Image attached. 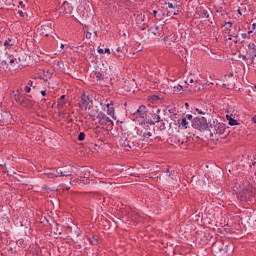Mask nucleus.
Wrapping results in <instances>:
<instances>
[{
    "label": "nucleus",
    "instance_id": "f257e3e1",
    "mask_svg": "<svg viewBox=\"0 0 256 256\" xmlns=\"http://www.w3.org/2000/svg\"><path fill=\"white\" fill-rule=\"evenodd\" d=\"M254 197L255 189L253 188L251 183H249V181L240 182V184L238 185L237 199L249 203V201H253Z\"/></svg>",
    "mask_w": 256,
    "mask_h": 256
},
{
    "label": "nucleus",
    "instance_id": "f03ea898",
    "mask_svg": "<svg viewBox=\"0 0 256 256\" xmlns=\"http://www.w3.org/2000/svg\"><path fill=\"white\" fill-rule=\"evenodd\" d=\"M209 135V139L212 141H219L221 135L227 137V127L223 123L213 122V124H210Z\"/></svg>",
    "mask_w": 256,
    "mask_h": 256
},
{
    "label": "nucleus",
    "instance_id": "7ed1b4c3",
    "mask_svg": "<svg viewBox=\"0 0 256 256\" xmlns=\"http://www.w3.org/2000/svg\"><path fill=\"white\" fill-rule=\"evenodd\" d=\"M192 127L198 129V131H207V129H210L209 123H207V118L205 117L195 118L192 121Z\"/></svg>",
    "mask_w": 256,
    "mask_h": 256
},
{
    "label": "nucleus",
    "instance_id": "20e7f679",
    "mask_svg": "<svg viewBox=\"0 0 256 256\" xmlns=\"http://www.w3.org/2000/svg\"><path fill=\"white\" fill-rule=\"evenodd\" d=\"M133 115L136 118L140 119H146L149 117V115H152L151 112H149V110H147V106L145 105H141L140 107H138V109L133 113Z\"/></svg>",
    "mask_w": 256,
    "mask_h": 256
},
{
    "label": "nucleus",
    "instance_id": "39448f33",
    "mask_svg": "<svg viewBox=\"0 0 256 256\" xmlns=\"http://www.w3.org/2000/svg\"><path fill=\"white\" fill-rule=\"evenodd\" d=\"M96 119L98 120V123L100 125H107L108 127H113V120L109 118L107 115H105L103 112H100Z\"/></svg>",
    "mask_w": 256,
    "mask_h": 256
},
{
    "label": "nucleus",
    "instance_id": "423d86ee",
    "mask_svg": "<svg viewBox=\"0 0 256 256\" xmlns=\"http://www.w3.org/2000/svg\"><path fill=\"white\" fill-rule=\"evenodd\" d=\"M53 31V26H51V24H43L38 28V33L41 37H49Z\"/></svg>",
    "mask_w": 256,
    "mask_h": 256
},
{
    "label": "nucleus",
    "instance_id": "0eeeda50",
    "mask_svg": "<svg viewBox=\"0 0 256 256\" xmlns=\"http://www.w3.org/2000/svg\"><path fill=\"white\" fill-rule=\"evenodd\" d=\"M89 103H93V100H91V98L87 94H82L79 104L80 109H82V111H87V109H89Z\"/></svg>",
    "mask_w": 256,
    "mask_h": 256
},
{
    "label": "nucleus",
    "instance_id": "6e6552de",
    "mask_svg": "<svg viewBox=\"0 0 256 256\" xmlns=\"http://www.w3.org/2000/svg\"><path fill=\"white\" fill-rule=\"evenodd\" d=\"M213 251L216 253H221L222 255L227 253L229 246L223 244L222 242H216L212 245Z\"/></svg>",
    "mask_w": 256,
    "mask_h": 256
},
{
    "label": "nucleus",
    "instance_id": "1a4fd4ad",
    "mask_svg": "<svg viewBox=\"0 0 256 256\" xmlns=\"http://www.w3.org/2000/svg\"><path fill=\"white\" fill-rule=\"evenodd\" d=\"M128 50V45L124 44L123 46H118L115 55L118 57V59H124V57L127 55Z\"/></svg>",
    "mask_w": 256,
    "mask_h": 256
},
{
    "label": "nucleus",
    "instance_id": "9d476101",
    "mask_svg": "<svg viewBox=\"0 0 256 256\" xmlns=\"http://www.w3.org/2000/svg\"><path fill=\"white\" fill-rule=\"evenodd\" d=\"M160 113L161 109H157L156 112L152 115L153 119L149 118L148 115L146 123H149V125H155V123H159L161 121V116H159Z\"/></svg>",
    "mask_w": 256,
    "mask_h": 256
},
{
    "label": "nucleus",
    "instance_id": "9b49d317",
    "mask_svg": "<svg viewBox=\"0 0 256 256\" xmlns=\"http://www.w3.org/2000/svg\"><path fill=\"white\" fill-rule=\"evenodd\" d=\"M148 127L149 125H145V123L140 124V126L136 127V134L138 135V137H141L142 141L145 140V135L147 133Z\"/></svg>",
    "mask_w": 256,
    "mask_h": 256
},
{
    "label": "nucleus",
    "instance_id": "f8f14e48",
    "mask_svg": "<svg viewBox=\"0 0 256 256\" xmlns=\"http://www.w3.org/2000/svg\"><path fill=\"white\" fill-rule=\"evenodd\" d=\"M248 49L250 52V63H247V65H253L255 63V58H256V45L255 43L251 42L248 44Z\"/></svg>",
    "mask_w": 256,
    "mask_h": 256
},
{
    "label": "nucleus",
    "instance_id": "ddd939ff",
    "mask_svg": "<svg viewBox=\"0 0 256 256\" xmlns=\"http://www.w3.org/2000/svg\"><path fill=\"white\" fill-rule=\"evenodd\" d=\"M60 11L61 13H65L66 15H71V13H73V5H71L67 1H64L60 7Z\"/></svg>",
    "mask_w": 256,
    "mask_h": 256
},
{
    "label": "nucleus",
    "instance_id": "4468645a",
    "mask_svg": "<svg viewBox=\"0 0 256 256\" xmlns=\"http://www.w3.org/2000/svg\"><path fill=\"white\" fill-rule=\"evenodd\" d=\"M163 31V27L161 26H151L148 29V33H152V35L156 36V37H161V32Z\"/></svg>",
    "mask_w": 256,
    "mask_h": 256
},
{
    "label": "nucleus",
    "instance_id": "2eb2a0df",
    "mask_svg": "<svg viewBox=\"0 0 256 256\" xmlns=\"http://www.w3.org/2000/svg\"><path fill=\"white\" fill-rule=\"evenodd\" d=\"M22 93H23V89H21V88L12 92V95H13L16 103H19L23 99V97L26 95V94H22Z\"/></svg>",
    "mask_w": 256,
    "mask_h": 256
},
{
    "label": "nucleus",
    "instance_id": "dca6fc26",
    "mask_svg": "<svg viewBox=\"0 0 256 256\" xmlns=\"http://www.w3.org/2000/svg\"><path fill=\"white\" fill-rule=\"evenodd\" d=\"M22 107H31V105H33V103L31 102V100H29V98H27V94L22 97V99L18 102Z\"/></svg>",
    "mask_w": 256,
    "mask_h": 256
},
{
    "label": "nucleus",
    "instance_id": "f3484780",
    "mask_svg": "<svg viewBox=\"0 0 256 256\" xmlns=\"http://www.w3.org/2000/svg\"><path fill=\"white\" fill-rule=\"evenodd\" d=\"M106 108H107V114L110 117H115V108L113 107V101H110V103H107Z\"/></svg>",
    "mask_w": 256,
    "mask_h": 256
},
{
    "label": "nucleus",
    "instance_id": "a211bd4d",
    "mask_svg": "<svg viewBox=\"0 0 256 256\" xmlns=\"http://www.w3.org/2000/svg\"><path fill=\"white\" fill-rule=\"evenodd\" d=\"M57 105L59 109H63V107H65L67 105V96L62 95L58 101H57Z\"/></svg>",
    "mask_w": 256,
    "mask_h": 256
},
{
    "label": "nucleus",
    "instance_id": "6ab92c4d",
    "mask_svg": "<svg viewBox=\"0 0 256 256\" xmlns=\"http://www.w3.org/2000/svg\"><path fill=\"white\" fill-rule=\"evenodd\" d=\"M88 241L90 245H93L94 247H97V245L100 243L98 235H92L91 237H88Z\"/></svg>",
    "mask_w": 256,
    "mask_h": 256
},
{
    "label": "nucleus",
    "instance_id": "aec40b11",
    "mask_svg": "<svg viewBox=\"0 0 256 256\" xmlns=\"http://www.w3.org/2000/svg\"><path fill=\"white\" fill-rule=\"evenodd\" d=\"M15 45V38H13L12 36L7 38L4 41V47L5 49H9V47H13Z\"/></svg>",
    "mask_w": 256,
    "mask_h": 256
},
{
    "label": "nucleus",
    "instance_id": "412c9836",
    "mask_svg": "<svg viewBox=\"0 0 256 256\" xmlns=\"http://www.w3.org/2000/svg\"><path fill=\"white\" fill-rule=\"evenodd\" d=\"M8 64H9V69H13L16 65H19V62H17V58L10 56L9 60H8Z\"/></svg>",
    "mask_w": 256,
    "mask_h": 256
},
{
    "label": "nucleus",
    "instance_id": "4be33fe9",
    "mask_svg": "<svg viewBox=\"0 0 256 256\" xmlns=\"http://www.w3.org/2000/svg\"><path fill=\"white\" fill-rule=\"evenodd\" d=\"M0 69L7 71L9 69V60H0Z\"/></svg>",
    "mask_w": 256,
    "mask_h": 256
},
{
    "label": "nucleus",
    "instance_id": "5701e85b",
    "mask_svg": "<svg viewBox=\"0 0 256 256\" xmlns=\"http://www.w3.org/2000/svg\"><path fill=\"white\" fill-rule=\"evenodd\" d=\"M123 146L124 147H127L128 149H133V147H135V144L133 142H131L129 140V138H126L124 141H123Z\"/></svg>",
    "mask_w": 256,
    "mask_h": 256
},
{
    "label": "nucleus",
    "instance_id": "b1692460",
    "mask_svg": "<svg viewBox=\"0 0 256 256\" xmlns=\"http://www.w3.org/2000/svg\"><path fill=\"white\" fill-rule=\"evenodd\" d=\"M62 172H63V177H72L73 175V171L67 167L62 168Z\"/></svg>",
    "mask_w": 256,
    "mask_h": 256
},
{
    "label": "nucleus",
    "instance_id": "393cba45",
    "mask_svg": "<svg viewBox=\"0 0 256 256\" xmlns=\"http://www.w3.org/2000/svg\"><path fill=\"white\" fill-rule=\"evenodd\" d=\"M226 119L228 120V124L231 127H234V125H239V123L237 122V120H235L234 118H231V116L227 115Z\"/></svg>",
    "mask_w": 256,
    "mask_h": 256
},
{
    "label": "nucleus",
    "instance_id": "a878e982",
    "mask_svg": "<svg viewBox=\"0 0 256 256\" xmlns=\"http://www.w3.org/2000/svg\"><path fill=\"white\" fill-rule=\"evenodd\" d=\"M187 125H189V123L187 122V118H182L180 122L181 129H187Z\"/></svg>",
    "mask_w": 256,
    "mask_h": 256
},
{
    "label": "nucleus",
    "instance_id": "bb28decb",
    "mask_svg": "<svg viewBox=\"0 0 256 256\" xmlns=\"http://www.w3.org/2000/svg\"><path fill=\"white\" fill-rule=\"evenodd\" d=\"M165 5H168L169 9H178V7H181V5L173 4L171 2H165Z\"/></svg>",
    "mask_w": 256,
    "mask_h": 256
},
{
    "label": "nucleus",
    "instance_id": "cd10ccee",
    "mask_svg": "<svg viewBox=\"0 0 256 256\" xmlns=\"http://www.w3.org/2000/svg\"><path fill=\"white\" fill-rule=\"evenodd\" d=\"M172 15H179V7L174 9V11H168L167 16L172 17Z\"/></svg>",
    "mask_w": 256,
    "mask_h": 256
},
{
    "label": "nucleus",
    "instance_id": "c85d7f7f",
    "mask_svg": "<svg viewBox=\"0 0 256 256\" xmlns=\"http://www.w3.org/2000/svg\"><path fill=\"white\" fill-rule=\"evenodd\" d=\"M5 117H9V114L1 115L0 125H5V123H9L7 120H5Z\"/></svg>",
    "mask_w": 256,
    "mask_h": 256
},
{
    "label": "nucleus",
    "instance_id": "c756f323",
    "mask_svg": "<svg viewBox=\"0 0 256 256\" xmlns=\"http://www.w3.org/2000/svg\"><path fill=\"white\" fill-rule=\"evenodd\" d=\"M251 33H253V31H248V33H242L241 34L242 40H240L241 43H243V41H245V39H247V37H249V35H251Z\"/></svg>",
    "mask_w": 256,
    "mask_h": 256
},
{
    "label": "nucleus",
    "instance_id": "7c9ffc66",
    "mask_svg": "<svg viewBox=\"0 0 256 256\" xmlns=\"http://www.w3.org/2000/svg\"><path fill=\"white\" fill-rule=\"evenodd\" d=\"M11 55L9 53H5L3 56H0V61H9Z\"/></svg>",
    "mask_w": 256,
    "mask_h": 256
},
{
    "label": "nucleus",
    "instance_id": "2f4dec72",
    "mask_svg": "<svg viewBox=\"0 0 256 256\" xmlns=\"http://www.w3.org/2000/svg\"><path fill=\"white\" fill-rule=\"evenodd\" d=\"M239 31H241V28H238V31H237L236 34L234 33L233 35H230L228 37V40L231 41V39H233L232 37H234L235 39H238L239 38Z\"/></svg>",
    "mask_w": 256,
    "mask_h": 256
},
{
    "label": "nucleus",
    "instance_id": "473e14b6",
    "mask_svg": "<svg viewBox=\"0 0 256 256\" xmlns=\"http://www.w3.org/2000/svg\"><path fill=\"white\" fill-rule=\"evenodd\" d=\"M98 53L101 55L103 53H111V50H109V48H105V49H102V48H98Z\"/></svg>",
    "mask_w": 256,
    "mask_h": 256
},
{
    "label": "nucleus",
    "instance_id": "72a5a7b5",
    "mask_svg": "<svg viewBox=\"0 0 256 256\" xmlns=\"http://www.w3.org/2000/svg\"><path fill=\"white\" fill-rule=\"evenodd\" d=\"M153 136V133H151V131H149V127L146 130V134L144 136V139H151V137Z\"/></svg>",
    "mask_w": 256,
    "mask_h": 256
},
{
    "label": "nucleus",
    "instance_id": "f704fd0d",
    "mask_svg": "<svg viewBox=\"0 0 256 256\" xmlns=\"http://www.w3.org/2000/svg\"><path fill=\"white\" fill-rule=\"evenodd\" d=\"M85 137H86L85 132H80L78 134V141H85Z\"/></svg>",
    "mask_w": 256,
    "mask_h": 256
},
{
    "label": "nucleus",
    "instance_id": "c9c22d12",
    "mask_svg": "<svg viewBox=\"0 0 256 256\" xmlns=\"http://www.w3.org/2000/svg\"><path fill=\"white\" fill-rule=\"evenodd\" d=\"M95 77H96V79H98L99 81H103V79H104L103 74H101V72H96V73H95Z\"/></svg>",
    "mask_w": 256,
    "mask_h": 256
},
{
    "label": "nucleus",
    "instance_id": "e433bc0d",
    "mask_svg": "<svg viewBox=\"0 0 256 256\" xmlns=\"http://www.w3.org/2000/svg\"><path fill=\"white\" fill-rule=\"evenodd\" d=\"M46 175H47L48 179H57V177H59V175L53 174L51 172L47 173Z\"/></svg>",
    "mask_w": 256,
    "mask_h": 256
},
{
    "label": "nucleus",
    "instance_id": "4c0bfd02",
    "mask_svg": "<svg viewBox=\"0 0 256 256\" xmlns=\"http://www.w3.org/2000/svg\"><path fill=\"white\" fill-rule=\"evenodd\" d=\"M27 85L30 88L32 87V89H36L37 88V85H35V82H33V80H29Z\"/></svg>",
    "mask_w": 256,
    "mask_h": 256
},
{
    "label": "nucleus",
    "instance_id": "58836bf2",
    "mask_svg": "<svg viewBox=\"0 0 256 256\" xmlns=\"http://www.w3.org/2000/svg\"><path fill=\"white\" fill-rule=\"evenodd\" d=\"M56 175H58V177H64V176H63V169L57 168V169H56Z\"/></svg>",
    "mask_w": 256,
    "mask_h": 256
},
{
    "label": "nucleus",
    "instance_id": "ea45409f",
    "mask_svg": "<svg viewBox=\"0 0 256 256\" xmlns=\"http://www.w3.org/2000/svg\"><path fill=\"white\" fill-rule=\"evenodd\" d=\"M202 17H206V19H209V12L207 10H203Z\"/></svg>",
    "mask_w": 256,
    "mask_h": 256
},
{
    "label": "nucleus",
    "instance_id": "a19ab883",
    "mask_svg": "<svg viewBox=\"0 0 256 256\" xmlns=\"http://www.w3.org/2000/svg\"><path fill=\"white\" fill-rule=\"evenodd\" d=\"M225 27H226L227 31H229V28H230V27H233V23H231V22H226V23H225Z\"/></svg>",
    "mask_w": 256,
    "mask_h": 256
},
{
    "label": "nucleus",
    "instance_id": "79ce46f5",
    "mask_svg": "<svg viewBox=\"0 0 256 256\" xmlns=\"http://www.w3.org/2000/svg\"><path fill=\"white\" fill-rule=\"evenodd\" d=\"M174 89L175 91H183V86L178 84L177 86H174Z\"/></svg>",
    "mask_w": 256,
    "mask_h": 256
},
{
    "label": "nucleus",
    "instance_id": "37998d69",
    "mask_svg": "<svg viewBox=\"0 0 256 256\" xmlns=\"http://www.w3.org/2000/svg\"><path fill=\"white\" fill-rule=\"evenodd\" d=\"M184 119H186V120H188V121H193V115L187 114Z\"/></svg>",
    "mask_w": 256,
    "mask_h": 256
},
{
    "label": "nucleus",
    "instance_id": "c03bdc74",
    "mask_svg": "<svg viewBox=\"0 0 256 256\" xmlns=\"http://www.w3.org/2000/svg\"><path fill=\"white\" fill-rule=\"evenodd\" d=\"M24 91H25L26 93H31V88L29 87L28 84H27V86H25Z\"/></svg>",
    "mask_w": 256,
    "mask_h": 256
},
{
    "label": "nucleus",
    "instance_id": "a18cd8bd",
    "mask_svg": "<svg viewBox=\"0 0 256 256\" xmlns=\"http://www.w3.org/2000/svg\"><path fill=\"white\" fill-rule=\"evenodd\" d=\"M168 177H172L173 179V177H175V170H171L170 174H168Z\"/></svg>",
    "mask_w": 256,
    "mask_h": 256
},
{
    "label": "nucleus",
    "instance_id": "49530a36",
    "mask_svg": "<svg viewBox=\"0 0 256 256\" xmlns=\"http://www.w3.org/2000/svg\"><path fill=\"white\" fill-rule=\"evenodd\" d=\"M196 111L199 113V115H205V112L199 108H196Z\"/></svg>",
    "mask_w": 256,
    "mask_h": 256
},
{
    "label": "nucleus",
    "instance_id": "de8ad7c7",
    "mask_svg": "<svg viewBox=\"0 0 256 256\" xmlns=\"http://www.w3.org/2000/svg\"><path fill=\"white\" fill-rule=\"evenodd\" d=\"M42 97H46L47 96V90H42L41 92Z\"/></svg>",
    "mask_w": 256,
    "mask_h": 256
},
{
    "label": "nucleus",
    "instance_id": "09e8293b",
    "mask_svg": "<svg viewBox=\"0 0 256 256\" xmlns=\"http://www.w3.org/2000/svg\"><path fill=\"white\" fill-rule=\"evenodd\" d=\"M19 5H20V7H22V9H25V4L23 3V1H20Z\"/></svg>",
    "mask_w": 256,
    "mask_h": 256
},
{
    "label": "nucleus",
    "instance_id": "8fccbe9b",
    "mask_svg": "<svg viewBox=\"0 0 256 256\" xmlns=\"http://www.w3.org/2000/svg\"><path fill=\"white\" fill-rule=\"evenodd\" d=\"M239 41H241L240 38H239V39L235 38V39L233 40V43L237 44V43H239Z\"/></svg>",
    "mask_w": 256,
    "mask_h": 256
},
{
    "label": "nucleus",
    "instance_id": "3c124183",
    "mask_svg": "<svg viewBox=\"0 0 256 256\" xmlns=\"http://www.w3.org/2000/svg\"><path fill=\"white\" fill-rule=\"evenodd\" d=\"M157 13V10H153L152 15H154V17H157Z\"/></svg>",
    "mask_w": 256,
    "mask_h": 256
},
{
    "label": "nucleus",
    "instance_id": "603ef678",
    "mask_svg": "<svg viewBox=\"0 0 256 256\" xmlns=\"http://www.w3.org/2000/svg\"><path fill=\"white\" fill-rule=\"evenodd\" d=\"M241 58L243 59V61H247V56L246 55H242Z\"/></svg>",
    "mask_w": 256,
    "mask_h": 256
},
{
    "label": "nucleus",
    "instance_id": "864d4df0",
    "mask_svg": "<svg viewBox=\"0 0 256 256\" xmlns=\"http://www.w3.org/2000/svg\"><path fill=\"white\" fill-rule=\"evenodd\" d=\"M160 129H161V130H164V129H165V123H162V125L160 126Z\"/></svg>",
    "mask_w": 256,
    "mask_h": 256
},
{
    "label": "nucleus",
    "instance_id": "5fc2aeb1",
    "mask_svg": "<svg viewBox=\"0 0 256 256\" xmlns=\"http://www.w3.org/2000/svg\"><path fill=\"white\" fill-rule=\"evenodd\" d=\"M18 14L20 15V17H23V11H18Z\"/></svg>",
    "mask_w": 256,
    "mask_h": 256
},
{
    "label": "nucleus",
    "instance_id": "6e6d98bb",
    "mask_svg": "<svg viewBox=\"0 0 256 256\" xmlns=\"http://www.w3.org/2000/svg\"><path fill=\"white\" fill-rule=\"evenodd\" d=\"M86 39H91V34H87Z\"/></svg>",
    "mask_w": 256,
    "mask_h": 256
},
{
    "label": "nucleus",
    "instance_id": "4d7b16f0",
    "mask_svg": "<svg viewBox=\"0 0 256 256\" xmlns=\"http://www.w3.org/2000/svg\"><path fill=\"white\" fill-rule=\"evenodd\" d=\"M166 173L169 175L171 173V170L167 169Z\"/></svg>",
    "mask_w": 256,
    "mask_h": 256
},
{
    "label": "nucleus",
    "instance_id": "13d9d810",
    "mask_svg": "<svg viewBox=\"0 0 256 256\" xmlns=\"http://www.w3.org/2000/svg\"><path fill=\"white\" fill-rule=\"evenodd\" d=\"M238 13H239V15H242V13H241V10H240V9H238Z\"/></svg>",
    "mask_w": 256,
    "mask_h": 256
},
{
    "label": "nucleus",
    "instance_id": "bf43d9fd",
    "mask_svg": "<svg viewBox=\"0 0 256 256\" xmlns=\"http://www.w3.org/2000/svg\"><path fill=\"white\" fill-rule=\"evenodd\" d=\"M145 29H146V28H145V27H143V28H141V31H145Z\"/></svg>",
    "mask_w": 256,
    "mask_h": 256
},
{
    "label": "nucleus",
    "instance_id": "052dcab7",
    "mask_svg": "<svg viewBox=\"0 0 256 256\" xmlns=\"http://www.w3.org/2000/svg\"><path fill=\"white\" fill-rule=\"evenodd\" d=\"M252 165H254V166H255V165H256V162H252Z\"/></svg>",
    "mask_w": 256,
    "mask_h": 256
},
{
    "label": "nucleus",
    "instance_id": "680f3d73",
    "mask_svg": "<svg viewBox=\"0 0 256 256\" xmlns=\"http://www.w3.org/2000/svg\"><path fill=\"white\" fill-rule=\"evenodd\" d=\"M63 47H65L63 44L61 45V49H63Z\"/></svg>",
    "mask_w": 256,
    "mask_h": 256
},
{
    "label": "nucleus",
    "instance_id": "e2e57ef3",
    "mask_svg": "<svg viewBox=\"0 0 256 256\" xmlns=\"http://www.w3.org/2000/svg\"><path fill=\"white\" fill-rule=\"evenodd\" d=\"M190 83H193V79H190Z\"/></svg>",
    "mask_w": 256,
    "mask_h": 256
},
{
    "label": "nucleus",
    "instance_id": "0e129e2a",
    "mask_svg": "<svg viewBox=\"0 0 256 256\" xmlns=\"http://www.w3.org/2000/svg\"><path fill=\"white\" fill-rule=\"evenodd\" d=\"M185 105H186V107H188V106H189V104H188V103H185Z\"/></svg>",
    "mask_w": 256,
    "mask_h": 256
},
{
    "label": "nucleus",
    "instance_id": "69168bd1",
    "mask_svg": "<svg viewBox=\"0 0 256 256\" xmlns=\"http://www.w3.org/2000/svg\"><path fill=\"white\" fill-rule=\"evenodd\" d=\"M253 27H255V24H253Z\"/></svg>",
    "mask_w": 256,
    "mask_h": 256
}]
</instances>
